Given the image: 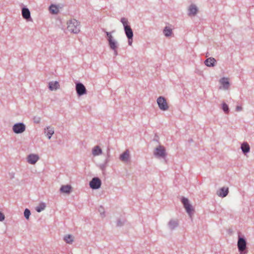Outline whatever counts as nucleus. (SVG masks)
Instances as JSON below:
<instances>
[{"label": "nucleus", "mask_w": 254, "mask_h": 254, "mask_svg": "<svg viewBox=\"0 0 254 254\" xmlns=\"http://www.w3.org/2000/svg\"><path fill=\"white\" fill-rule=\"evenodd\" d=\"M102 31L106 34L110 48L114 51L115 55L117 56L118 55L117 49L118 44L112 35V33L115 32V30H113L111 32H107L105 29H102Z\"/></svg>", "instance_id": "1"}, {"label": "nucleus", "mask_w": 254, "mask_h": 254, "mask_svg": "<svg viewBox=\"0 0 254 254\" xmlns=\"http://www.w3.org/2000/svg\"><path fill=\"white\" fill-rule=\"evenodd\" d=\"M247 244V240L245 237L239 234L238 235L237 247L240 254H247L248 253Z\"/></svg>", "instance_id": "2"}, {"label": "nucleus", "mask_w": 254, "mask_h": 254, "mask_svg": "<svg viewBox=\"0 0 254 254\" xmlns=\"http://www.w3.org/2000/svg\"><path fill=\"white\" fill-rule=\"evenodd\" d=\"M67 24V30L71 33L77 34L80 32V22L76 19L69 20Z\"/></svg>", "instance_id": "3"}, {"label": "nucleus", "mask_w": 254, "mask_h": 254, "mask_svg": "<svg viewBox=\"0 0 254 254\" xmlns=\"http://www.w3.org/2000/svg\"><path fill=\"white\" fill-rule=\"evenodd\" d=\"M121 22L122 23L125 30V33L127 37H133V33L129 22L126 18L122 17L121 19Z\"/></svg>", "instance_id": "4"}, {"label": "nucleus", "mask_w": 254, "mask_h": 254, "mask_svg": "<svg viewBox=\"0 0 254 254\" xmlns=\"http://www.w3.org/2000/svg\"><path fill=\"white\" fill-rule=\"evenodd\" d=\"M181 202L183 203L186 212L190 217H191V215L194 212V210L191 204L190 203L189 199L185 197H182L181 198Z\"/></svg>", "instance_id": "5"}, {"label": "nucleus", "mask_w": 254, "mask_h": 254, "mask_svg": "<svg viewBox=\"0 0 254 254\" xmlns=\"http://www.w3.org/2000/svg\"><path fill=\"white\" fill-rule=\"evenodd\" d=\"M157 103L161 110L164 111L168 110L169 106L165 97L159 96L157 99Z\"/></svg>", "instance_id": "6"}, {"label": "nucleus", "mask_w": 254, "mask_h": 254, "mask_svg": "<svg viewBox=\"0 0 254 254\" xmlns=\"http://www.w3.org/2000/svg\"><path fill=\"white\" fill-rule=\"evenodd\" d=\"M154 155L157 158H165L166 156L165 148L162 145H159L155 148Z\"/></svg>", "instance_id": "7"}, {"label": "nucleus", "mask_w": 254, "mask_h": 254, "mask_svg": "<svg viewBox=\"0 0 254 254\" xmlns=\"http://www.w3.org/2000/svg\"><path fill=\"white\" fill-rule=\"evenodd\" d=\"M75 90L78 96H81L87 93V90L85 86L80 82L75 83Z\"/></svg>", "instance_id": "8"}, {"label": "nucleus", "mask_w": 254, "mask_h": 254, "mask_svg": "<svg viewBox=\"0 0 254 254\" xmlns=\"http://www.w3.org/2000/svg\"><path fill=\"white\" fill-rule=\"evenodd\" d=\"M26 129V126L23 123L15 124L12 127L13 131L16 134L23 132Z\"/></svg>", "instance_id": "9"}, {"label": "nucleus", "mask_w": 254, "mask_h": 254, "mask_svg": "<svg viewBox=\"0 0 254 254\" xmlns=\"http://www.w3.org/2000/svg\"><path fill=\"white\" fill-rule=\"evenodd\" d=\"M101 180L98 177H94L89 183L90 187L93 190H97L101 187Z\"/></svg>", "instance_id": "10"}, {"label": "nucleus", "mask_w": 254, "mask_h": 254, "mask_svg": "<svg viewBox=\"0 0 254 254\" xmlns=\"http://www.w3.org/2000/svg\"><path fill=\"white\" fill-rule=\"evenodd\" d=\"M22 16L24 19L26 20L27 21H32V19L31 17L30 11L29 9L24 6L22 8L21 10Z\"/></svg>", "instance_id": "11"}, {"label": "nucleus", "mask_w": 254, "mask_h": 254, "mask_svg": "<svg viewBox=\"0 0 254 254\" xmlns=\"http://www.w3.org/2000/svg\"><path fill=\"white\" fill-rule=\"evenodd\" d=\"M179 226V221L178 219H171L168 223V226L171 231L174 230Z\"/></svg>", "instance_id": "12"}, {"label": "nucleus", "mask_w": 254, "mask_h": 254, "mask_svg": "<svg viewBox=\"0 0 254 254\" xmlns=\"http://www.w3.org/2000/svg\"><path fill=\"white\" fill-rule=\"evenodd\" d=\"M188 11V14L189 16H195L198 12V8L195 5L191 4L190 5Z\"/></svg>", "instance_id": "13"}, {"label": "nucleus", "mask_w": 254, "mask_h": 254, "mask_svg": "<svg viewBox=\"0 0 254 254\" xmlns=\"http://www.w3.org/2000/svg\"><path fill=\"white\" fill-rule=\"evenodd\" d=\"M39 157L38 155L31 154L27 157V161L29 164H35L39 160Z\"/></svg>", "instance_id": "14"}, {"label": "nucleus", "mask_w": 254, "mask_h": 254, "mask_svg": "<svg viewBox=\"0 0 254 254\" xmlns=\"http://www.w3.org/2000/svg\"><path fill=\"white\" fill-rule=\"evenodd\" d=\"M229 193V188L222 187L217 191V194L219 196L221 197H226Z\"/></svg>", "instance_id": "15"}, {"label": "nucleus", "mask_w": 254, "mask_h": 254, "mask_svg": "<svg viewBox=\"0 0 254 254\" xmlns=\"http://www.w3.org/2000/svg\"><path fill=\"white\" fill-rule=\"evenodd\" d=\"M129 153L128 150H126L120 156V159L124 162H127L129 160Z\"/></svg>", "instance_id": "16"}, {"label": "nucleus", "mask_w": 254, "mask_h": 254, "mask_svg": "<svg viewBox=\"0 0 254 254\" xmlns=\"http://www.w3.org/2000/svg\"><path fill=\"white\" fill-rule=\"evenodd\" d=\"M241 149H242V152L246 155L250 151V146L248 142H244L242 143L241 146Z\"/></svg>", "instance_id": "17"}, {"label": "nucleus", "mask_w": 254, "mask_h": 254, "mask_svg": "<svg viewBox=\"0 0 254 254\" xmlns=\"http://www.w3.org/2000/svg\"><path fill=\"white\" fill-rule=\"evenodd\" d=\"M44 133L46 134V136L48 137V138L49 139H50L54 133V128L50 126L47 127L44 129Z\"/></svg>", "instance_id": "18"}, {"label": "nucleus", "mask_w": 254, "mask_h": 254, "mask_svg": "<svg viewBox=\"0 0 254 254\" xmlns=\"http://www.w3.org/2000/svg\"><path fill=\"white\" fill-rule=\"evenodd\" d=\"M48 87L51 91L56 90L60 88V84L58 81H51L49 83Z\"/></svg>", "instance_id": "19"}, {"label": "nucleus", "mask_w": 254, "mask_h": 254, "mask_svg": "<svg viewBox=\"0 0 254 254\" xmlns=\"http://www.w3.org/2000/svg\"><path fill=\"white\" fill-rule=\"evenodd\" d=\"M216 63V60L212 57L207 58L204 62L205 64L207 66L213 67L215 65Z\"/></svg>", "instance_id": "20"}, {"label": "nucleus", "mask_w": 254, "mask_h": 254, "mask_svg": "<svg viewBox=\"0 0 254 254\" xmlns=\"http://www.w3.org/2000/svg\"><path fill=\"white\" fill-rule=\"evenodd\" d=\"M71 190L72 187L69 185L62 186L60 188L61 192L66 194H69L71 192Z\"/></svg>", "instance_id": "21"}, {"label": "nucleus", "mask_w": 254, "mask_h": 254, "mask_svg": "<svg viewBox=\"0 0 254 254\" xmlns=\"http://www.w3.org/2000/svg\"><path fill=\"white\" fill-rule=\"evenodd\" d=\"M220 82L223 86L225 89H228L229 87L230 83L227 78L223 77L220 79Z\"/></svg>", "instance_id": "22"}, {"label": "nucleus", "mask_w": 254, "mask_h": 254, "mask_svg": "<svg viewBox=\"0 0 254 254\" xmlns=\"http://www.w3.org/2000/svg\"><path fill=\"white\" fill-rule=\"evenodd\" d=\"M102 151L99 146H96L92 149V154L94 156H97L102 154Z\"/></svg>", "instance_id": "23"}, {"label": "nucleus", "mask_w": 254, "mask_h": 254, "mask_svg": "<svg viewBox=\"0 0 254 254\" xmlns=\"http://www.w3.org/2000/svg\"><path fill=\"white\" fill-rule=\"evenodd\" d=\"M46 206V204L44 202H42L40 203L37 206H36L35 209L38 212H40L45 209Z\"/></svg>", "instance_id": "24"}, {"label": "nucleus", "mask_w": 254, "mask_h": 254, "mask_svg": "<svg viewBox=\"0 0 254 254\" xmlns=\"http://www.w3.org/2000/svg\"><path fill=\"white\" fill-rule=\"evenodd\" d=\"M163 33L166 37H169L172 34V30L166 26L163 30Z\"/></svg>", "instance_id": "25"}, {"label": "nucleus", "mask_w": 254, "mask_h": 254, "mask_svg": "<svg viewBox=\"0 0 254 254\" xmlns=\"http://www.w3.org/2000/svg\"><path fill=\"white\" fill-rule=\"evenodd\" d=\"M49 10L52 14H57L59 12V9L56 5L52 4L49 7Z\"/></svg>", "instance_id": "26"}, {"label": "nucleus", "mask_w": 254, "mask_h": 254, "mask_svg": "<svg viewBox=\"0 0 254 254\" xmlns=\"http://www.w3.org/2000/svg\"><path fill=\"white\" fill-rule=\"evenodd\" d=\"M64 240L67 244H71L73 241V237L71 235H65Z\"/></svg>", "instance_id": "27"}, {"label": "nucleus", "mask_w": 254, "mask_h": 254, "mask_svg": "<svg viewBox=\"0 0 254 254\" xmlns=\"http://www.w3.org/2000/svg\"><path fill=\"white\" fill-rule=\"evenodd\" d=\"M109 162V159L107 158L104 162V163L101 164L99 165L100 169L103 171L104 172L106 170L107 166H108V163Z\"/></svg>", "instance_id": "28"}, {"label": "nucleus", "mask_w": 254, "mask_h": 254, "mask_svg": "<svg viewBox=\"0 0 254 254\" xmlns=\"http://www.w3.org/2000/svg\"><path fill=\"white\" fill-rule=\"evenodd\" d=\"M126 221V220L125 219H118L117 221V226H123L125 224Z\"/></svg>", "instance_id": "29"}, {"label": "nucleus", "mask_w": 254, "mask_h": 254, "mask_svg": "<svg viewBox=\"0 0 254 254\" xmlns=\"http://www.w3.org/2000/svg\"><path fill=\"white\" fill-rule=\"evenodd\" d=\"M222 109L223 111L225 112L226 114H228L229 112V108L228 106V105L225 103H223L222 104Z\"/></svg>", "instance_id": "30"}, {"label": "nucleus", "mask_w": 254, "mask_h": 254, "mask_svg": "<svg viewBox=\"0 0 254 254\" xmlns=\"http://www.w3.org/2000/svg\"><path fill=\"white\" fill-rule=\"evenodd\" d=\"M30 214H31V212H30V210L28 208H26L24 212V215L25 218L26 219H28L29 218V216H30Z\"/></svg>", "instance_id": "31"}, {"label": "nucleus", "mask_w": 254, "mask_h": 254, "mask_svg": "<svg viewBox=\"0 0 254 254\" xmlns=\"http://www.w3.org/2000/svg\"><path fill=\"white\" fill-rule=\"evenodd\" d=\"M98 210L100 212V214L101 215V216L102 217H104L105 216V211H104V208L102 206H101L99 208V210Z\"/></svg>", "instance_id": "32"}, {"label": "nucleus", "mask_w": 254, "mask_h": 254, "mask_svg": "<svg viewBox=\"0 0 254 254\" xmlns=\"http://www.w3.org/2000/svg\"><path fill=\"white\" fill-rule=\"evenodd\" d=\"M128 39V45L131 46L133 42V37H127Z\"/></svg>", "instance_id": "33"}, {"label": "nucleus", "mask_w": 254, "mask_h": 254, "mask_svg": "<svg viewBox=\"0 0 254 254\" xmlns=\"http://www.w3.org/2000/svg\"><path fill=\"white\" fill-rule=\"evenodd\" d=\"M5 219L4 215L1 212H0V221H2Z\"/></svg>", "instance_id": "34"}, {"label": "nucleus", "mask_w": 254, "mask_h": 254, "mask_svg": "<svg viewBox=\"0 0 254 254\" xmlns=\"http://www.w3.org/2000/svg\"><path fill=\"white\" fill-rule=\"evenodd\" d=\"M242 107L241 106H237L236 108V110L237 112H240L242 110Z\"/></svg>", "instance_id": "35"}, {"label": "nucleus", "mask_w": 254, "mask_h": 254, "mask_svg": "<svg viewBox=\"0 0 254 254\" xmlns=\"http://www.w3.org/2000/svg\"><path fill=\"white\" fill-rule=\"evenodd\" d=\"M9 175L10 178L11 179H12L14 178L15 174L13 172H11V173H9Z\"/></svg>", "instance_id": "36"}, {"label": "nucleus", "mask_w": 254, "mask_h": 254, "mask_svg": "<svg viewBox=\"0 0 254 254\" xmlns=\"http://www.w3.org/2000/svg\"><path fill=\"white\" fill-rule=\"evenodd\" d=\"M35 122L36 123H39L40 122V119L38 118L37 121H35Z\"/></svg>", "instance_id": "37"}, {"label": "nucleus", "mask_w": 254, "mask_h": 254, "mask_svg": "<svg viewBox=\"0 0 254 254\" xmlns=\"http://www.w3.org/2000/svg\"><path fill=\"white\" fill-rule=\"evenodd\" d=\"M209 53H207L206 54V57H207L209 56Z\"/></svg>", "instance_id": "38"}]
</instances>
